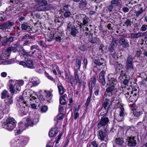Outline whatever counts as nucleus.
Returning <instances> with one entry per match:
<instances>
[{"instance_id":"obj_15","label":"nucleus","mask_w":147,"mask_h":147,"mask_svg":"<svg viewBox=\"0 0 147 147\" xmlns=\"http://www.w3.org/2000/svg\"><path fill=\"white\" fill-rule=\"evenodd\" d=\"M136 8L137 9L135 12L136 16L138 17L144 11L143 7H141V5L139 4L135 6Z\"/></svg>"},{"instance_id":"obj_60","label":"nucleus","mask_w":147,"mask_h":147,"mask_svg":"<svg viewBox=\"0 0 147 147\" xmlns=\"http://www.w3.org/2000/svg\"><path fill=\"white\" fill-rule=\"evenodd\" d=\"M43 70V67L42 65L39 67H37L36 69V71L39 73H41Z\"/></svg>"},{"instance_id":"obj_56","label":"nucleus","mask_w":147,"mask_h":147,"mask_svg":"<svg viewBox=\"0 0 147 147\" xmlns=\"http://www.w3.org/2000/svg\"><path fill=\"white\" fill-rule=\"evenodd\" d=\"M140 30L143 32L146 31L147 30V25L146 24L142 25L140 28Z\"/></svg>"},{"instance_id":"obj_8","label":"nucleus","mask_w":147,"mask_h":147,"mask_svg":"<svg viewBox=\"0 0 147 147\" xmlns=\"http://www.w3.org/2000/svg\"><path fill=\"white\" fill-rule=\"evenodd\" d=\"M109 121V118L105 116H103L97 124V127L100 129L102 127H104L107 125Z\"/></svg>"},{"instance_id":"obj_53","label":"nucleus","mask_w":147,"mask_h":147,"mask_svg":"<svg viewBox=\"0 0 147 147\" xmlns=\"http://www.w3.org/2000/svg\"><path fill=\"white\" fill-rule=\"evenodd\" d=\"M92 95H91L90 94V96H89L87 99L86 101L85 104V106L86 108L88 107L89 104L90 102Z\"/></svg>"},{"instance_id":"obj_6","label":"nucleus","mask_w":147,"mask_h":147,"mask_svg":"<svg viewBox=\"0 0 147 147\" xmlns=\"http://www.w3.org/2000/svg\"><path fill=\"white\" fill-rule=\"evenodd\" d=\"M126 69L128 73H134V69L133 67V59L132 57L130 55H128L125 63Z\"/></svg>"},{"instance_id":"obj_27","label":"nucleus","mask_w":147,"mask_h":147,"mask_svg":"<svg viewBox=\"0 0 147 147\" xmlns=\"http://www.w3.org/2000/svg\"><path fill=\"white\" fill-rule=\"evenodd\" d=\"M10 53H11L8 48L3 52V53L1 55V57H2L3 59L5 58V59L8 58V57L10 55Z\"/></svg>"},{"instance_id":"obj_28","label":"nucleus","mask_w":147,"mask_h":147,"mask_svg":"<svg viewBox=\"0 0 147 147\" xmlns=\"http://www.w3.org/2000/svg\"><path fill=\"white\" fill-rule=\"evenodd\" d=\"M45 92L46 94V100L48 102L50 101L52 97V95L51 92L47 90H45Z\"/></svg>"},{"instance_id":"obj_22","label":"nucleus","mask_w":147,"mask_h":147,"mask_svg":"<svg viewBox=\"0 0 147 147\" xmlns=\"http://www.w3.org/2000/svg\"><path fill=\"white\" fill-rule=\"evenodd\" d=\"M136 141L134 138L129 137L127 145L129 146H134L136 145Z\"/></svg>"},{"instance_id":"obj_25","label":"nucleus","mask_w":147,"mask_h":147,"mask_svg":"<svg viewBox=\"0 0 147 147\" xmlns=\"http://www.w3.org/2000/svg\"><path fill=\"white\" fill-rule=\"evenodd\" d=\"M121 74L119 76V77L118 79L120 82H122L123 80H124L127 78V76L126 75L124 71L121 70Z\"/></svg>"},{"instance_id":"obj_45","label":"nucleus","mask_w":147,"mask_h":147,"mask_svg":"<svg viewBox=\"0 0 147 147\" xmlns=\"http://www.w3.org/2000/svg\"><path fill=\"white\" fill-rule=\"evenodd\" d=\"M15 46H16V47L17 51H23L24 50L23 48L22 45L17 44L15 45Z\"/></svg>"},{"instance_id":"obj_5","label":"nucleus","mask_w":147,"mask_h":147,"mask_svg":"<svg viewBox=\"0 0 147 147\" xmlns=\"http://www.w3.org/2000/svg\"><path fill=\"white\" fill-rule=\"evenodd\" d=\"M118 107L119 108V114L118 115L115 117V119L118 121H121L124 119L125 116V110L123 107V104L118 101L117 102Z\"/></svg>"},{"instance_id":"obj_61","label":"nucleus","mask_w":147,"mask_h":147,"mask_svg":"<svg viewBox=\"0 0 147 147\" xmlns=\"http://www.w3.org/2000/svg\"><path fill=\"white\" fill-rule=\"evenodd\" d=\"M47 109V107L46 106H44L42 107L41 111L42 112L44 113L46 112Z\"/></svg>"},{"instance_id":"obj_39","label":"nucleus","mask_w":147,"mask_h":147,"mask_svg":"<svg viewBox=\"0 0 147 147\" xmlns=\"http://www.w3.org/2000/svg\"><path fill=\"white\" fill-rule=\"evenodd\" d=\"M87 4V2L86 0H81L80 3V7L82 8H84L86 6Z\"/></svg>"},{"instance_id":"obj_63","label":"nucleus","mask_w":147,"mask_h":147,"mask_svg":"<svg viewBox=\"0 0 147 147\" xmlns=\"http://www.w3.org/2000/svg\"><path fill=\"white\" fill-rule=\"evenodd\" d=\"M7 29V28L5 23H4L0 25V29L4 30Z\"/></svg>"},{"instance_id":"obj_57","label":"nucleus","mask_w":147,"mask_h":147,"mask_svg":"<svg viewBox=\"0 0 147 147\" xmlns=\"http://www.w3.org/2000/svg\"><path fill=\"white\" fill-rule=\"evenodd\" d=\"M13 63L12 61L11 60H10L7 61H4L2 63L4 65H7L11 64Z\"/></svg>"},{"instance_id":"obj_26","label":"nucleus","mask_w":147,"mask_h":147,"mask_svg":"<svg viewBox=\"0 0 147 147\" xmlns=\"http://www.w3.org/2000/svg\"><path fill=\"white\" fill-rule=\"evenodd\" d=\"M26 121L28 124L30 126H32L34 123L38 122V119L36 118L35 120H33L31 118V117H29L27 119Z\"/></svg>"},{"instance_id":"obj_12","label":"nucleus","mask_w":147,"mask_h":147,"mask_svg":"<svg viewBox=\"0 0 147 147\" xmlns=\"http://www.w3.org/2000/svg\"><path fill=\"white\" fill-rule=\"evenodd\" d=\"M13 97L11 96H8L6 98L5 101V104L4 105H1L3 107H7L8 106L9 107V105H11L13 102Z\"/></svg>"},{"instance_id":"obj_38","label":"nucleus","mask_w":147,"mask_h":147,"mask_svg":"<svg viewBox=\"0 0 147 147\" xmlns=\"http://www.w3.org/2000/svg\"><path fill=\"white\" fill-rule=\"evenodd\" d=\"M74 75L76 83H80V79H79V76L78 74V71H74Z\"/></svg>"},{"instance_id":"obj_48","label":"nucleus","mask_w":147,"mask_h":147,"mask_svg":"<svg viewBox=\"0 0 147 147\" xmlns=\"http://www.w3.org/2000/svg\"><path fill=\"white\" fill-rule=\"evenodd\" d=\"M40 83V81L39 80H38L36 81H34L32 82H30L29 84H32L33 86H37Z\"/></svg>"},{"instance_id":"obj_50","label":"nucleus","mask_w":147,"mask_h":147,"mask_svg":"<svg viewBox=\"0 0 147 147\" xmlns=\"http://www.w3.org/2000/svg\"><path fill=\"white\" fill-rule=\"evenodd\" d=\"M33 37L30 36L29 34H27L24 35L22 38V40L27 39H31Z\"/></svg>"},{"instance_id":"obj_58","label":"nucleus","mask_w":147,"mask_h":147,"mask_svg":"<svg viewBox=\"0 0 147 147\" xmlns=\"http://www.w3.org/2000/svg\"><path fill=\"white\" fill-rule=\"evenodd\" d=\"M124 23L127 26H130L131 25V21L128 19L125 21Z\"/></svg>"},{"instance_id":"obj_4","label":"nucleus","mask_w":147,"mask_h":147,"mask_svg":"<svg viewBox=\"0 0 147 147\" xmlns=\"http://www.w3.org/2000/svg\"><path fill=\"white\" fill-rule=\"evenodd\" d=\"M27 139L24 136H20L16 140L12 142L11 147H23L26 144Z\"/></svg>"},{"instance_id":"obj_11","label":"nucleus","mask_w":147,"mask_h":147,"mask_svg":"<svg viewBox=\"0 0 147 147\" xmlns=\"http://www.w3.org/2000/svg\"><path fill=\"white\" fill-rule=\"evenodd\" d=\"M9 112L8 106H4V107L1 105L0 106V119L3 118L4 114H7Z\"/></svg>"},{"instance_id":"obj_20","label":"nucleus","mask_w":147,"mask_h":147,"mask_svg":"<svg viewBox=\"0 0 147 147\" xmlns=\"http://www.w3.org/2000/svg\"><path fill=\"white\" fill-rule=\"evenodd\" d=\"M115 39H113L111 44L109 45L108 48V51L111 52H113L115 50V43L116 42Z\"/></svg>"},{"instance_id":"obj_24","label":"nucleus","mask_w":147,"mask_h":147,"mask_svg":"<svg viewBox=\"0 0 147 147\" xmlns=\"http://www.w3.org/2000/svg\"><path fill=\"white\" fill-rule=\"evenodd\" d=\"M109 100L106 98L103 104V107L105 110V111L107 113L108 112L109 109V107L108 106L109 104Z\"/></svg>"},{"instance_id":"obj_37","label":"nucleus","mask_w":147,"mask_h":147,"mask_svg":"<svg viewBox=\"0 0 147 147\" xmlns=\"http://www.w3.org/2000/svg\"><path fill=\"white\" fill-rule=\"evenodd\" d=\"M70 31L71 34L73 36H75L76 34L78 32V30L75 27L71 29Z\"/></svg>"},{"instance_id":"obj_3","label":"nucleus","mask_w":147,"mask_h":147,"mask_svg":"<svg viewBox=\"0 0 147 147\" xmlns=\"http://www.w3.org/2000/svg\"><path fill=\"white\" fill-rule=\"evenodd\" d=\"M16 122L13 117H9L4 122L2 126L3 127L8 130L12 131L15 127Z\"/></svg>"},{"instance_id":"obj_55","label":"nucleus","mask_w":147,"mask_h":147,"mask_svg":"<svg viewBox=\"0 0 147 147\" xmlns=\"http://www.w3.org/2000/svg\"><path fill=\"white\" fill-rule=\"evenodd\" d=\"M24 105L26 106V107H25L24 106H22V110L23 111V112H27L28 111V107H27V104H26V103H24Z\"/></svg>"},{"instance_id":"obj_30","label":"nucleus","mask_w":147,"mask_h":147,"mask_svg":"<svg viewBox=\"0 0 147 147\" xmlns=\"http://www.w3.org/2000/svg\"><path fill=\"white\" fill-rule=\"evenodd\" d=\"M115 144L114 145H118V146H122V144L123 142V140L122 138H117L115 141Z\"/></svg>"},{"instance_id":"obj_35","label":"nucleus","mask_w":147,"mask_h":147,"mask_svg":"<svg viewBox=\"0 0 147 147\" xmlns=\"http://www.w3.org/2000/svg\"><path fill=\"white\" fill-rule=\"evenodd\" d=\"M8 94V92L6 90H4L1 93V98L2 99L6 98L7 97L9 96Z\"/></svg>"},{"instance_id":"obj_7","label":"nucleus","mask_w":147,"mask_h":147,"mask_svg":"<svg viewBox=\"0 0 147 147\" xmlns=\"http://www.w3.org/2000/svg\"><path fill=\"white\" fill-rule=\"evenodd\" d=\"M40 3V5L37 7V9L38 11H46L49 9L47 1L45 0H35Z\"/></svg>"},{"instance_id":"obj_36","label":"nucleus","mask_w":147,"mask_h":147,"mask_svg":"<svg viewBox=\"0 0 147 147\" xmlns=\"http://www.w3.org/2000/svg\"><path fill=\"white\" fill-rule=\"evenodd\" d=\"M119 0H111V4L114 6L115 7L116 6H118L120 4V3L119 1Z\"/></svg>"},{"instance_id":"obj_59","label":"nucleus","mask_w":147,"mask_h":147,"mask_svg":"<svg viewBox=\"0 0 147 147\" xmlns=\"http://www.w3.org/2000/svg\"><path fill=\"white\" fill-rule=\"evenodd\" d=\"M34 49H36L37 50H40V48L39 47L36 45H32L30 47V49L31 50H33Z\"/></svg>"},{"instance_id":"obj_1","label":"nucleus","mask_w":147,"mask_h":147,"mask_svg":"<svg viewBox=\"0 0 147 147\" xmlns=\"http://www.w3.org/2000/svg\"><path fill=\"white\" fill-rule=\"evenodd\" d=\"M117 83L116 79L113 78L110 79L109 78L107 82V85H109V87L107 88L106 90V92L107 93L110 92L111 95L117 92V89L115 86Z\"/></svg>"},{"instance_id":"obj_47","label":"nucleus","mask_w":147,"mask_h":147,"mask_svg":"<svg viewBox=\"0 0 147 147\" xmlns=\"http://www.w3.org/2000/svg\"><path fill=\"white\" fill-rule=\"evenodd\" d=\"M5 24L7 28H10L11 26H13L14 24L13 22L11 21H9Z\"/></svg>"},{"instance_id":"obj_23","label":"nucleus","mask_w":147,"mask_h":147,"mask_svg":"<svg viewBox=\"0 0 147 147\" xmlns=\"http://www.w3.org/2000/svg\"><path fill=\"white\" fill-rule=\"evenodd\" d=\"M113 64L114 65L115 70L117 72H119L120 70L123 68V66L122 65L118 62H116Z\"/></svg>"},{"instance_id":"obj_18","label":"nucleus","mask_w":147,"mask_h":147,"mask_svg":"<svg viewBox=\"0 0 147 147\" xmlns=\"http://www.w3.org/2000/svg\"><path fill=\"white\" fill-rule=\"evenodd\" d=\"M119 43L120 45L122 46L124 48H127L129 46L128 40L123 38L120 39L119 40Z\"/></svg>"},{"instance_id":"obj_10","label":"nucleus","mask_w":147,"mask_h":147,"mask_svg":"<svg viewBox=\"0 0 147 147\" xmlns=\"http://www.w3.org/2000/svg\"><path fill=\"white\" fill-rule=\"evenodd\" d=\"M96 77L95 76H93L89 82V91L90 95L92 94V87L94 86L96 83Z\"/></svg>"},{"instance_id":"obj_2","label":"nucleus","mask_w":147,"mask_h":147,"mask_svg":"<svg viewBox=\"0 0 147 147\" xmlns=\"http://www.w3.org/2000/svg\"><path fill=\"white\" fill-rule=\"evenodd\" d=\"M11 84L9 86V88L11 92L13 94L17 93L19 92L21 89L20 86L23 85L24 81H20L11 80Z\"/></svg>"},{"instance_id":"obj_43","label":"nucleus","mask_w":147,"mask_h":147,"mask_svg":"<svg viewBox=\"0 0 147 147\" xmlns=\"http://www.w3.org/2000/svg\"><path fill=\"white\" fill-rule=\"evenodd\" d=\"M57 36L55 37L56 41L58 42H60L61 40L63 38L61 34L60 33H59L58 34H57Z\"/></svg>"},{"instance_id":"obj_32","label":"nucleus","mask_w":147,"mask_h":147,"mask_svg":"<svg viewBox=\"0 0 147 147\" xmlns=\"http://www.w3.org/2000/svg\"><path fill=\"white\" fill-rule=\"evenodd\" d=\"M58 132L57 129L54 128L52 129L49 133V136L50 137H53L56 136Z\"/></svg>"},{"instance_id":"obj_21","label":"nucleus","mask_w":147,"mask_h":147,"mask_svg":"<svg viewBox=\"0 0 147 147\" xmlns=\"http://www.w3.org/2000/svg\"><path fill=\"white\" fill-rule=\"evenodd\" d=\"M57 86L58 89L59 94L61 95L63 94L65 92V89L63 87L62 84L60 82H58Z\"/></svg>"},{"instance_id":"obj_64","label":"nucleus","mask_w":147,"mask_h":147,"mask_svg":"<svg viewBox=\"0 0 147 147\" xmlns=\"http://www.w3.org/2000/svg\"><path fill=\"white\" fill-rule=\"evenodd\" d=\"M45 75L46 77L49 79L50 80H51L55 82L53 78L51 76H50L47 73H46Z\"/></svg>"},{"instance_id":"obj_62","label":"nucleus","mask_w":147,"mask_h":147,"mask_svg":"<svg viewBox=\"0 0 147 147\" xmlns=\"http://www.w3.org/2000/svg\"><path fill=\"white\" fill-rule=\"evenodd\" d=\"M63 117L64 115L62 113L59 114L57 116V118L58 120H61L63 119Z\"/></svg>"},{"instance_id":"obj_51","label":"nucleus","mask_w":147,"mask_h":147,"mask_svg":"<svg viewBox=\"0 0 147 147\" xmlns=\"http://www.w3.org/2000/svg\"><path fill=\"white\" fill-rule=\"evenodd\" d=\"M70 11L71 10L70 9L69 11L65 12L63 15L64 16L65 18L69 17L71 15Z\"/></svg>"},{"instance_id":"obj_31","label":"nucleus","mask_w":147,"mask_h":147,"mask_svg":"<svg viewBox=\"0 0 147 147\" xmlns=\"http://www.w3.org/2000/svg\"><path fill=\"white\" fill-rule=\"evenodd\" d=\"M124 94L128 102H132L136 100L135 99L134 100L133 98L131 97V95L129 94V92L127 91Z\"/></svg>"},{"instance_id":"obj_52","label":"nucleus","mask_w":147,"mask_h":147,"mask_svg":"<svg viewBox=\"0 0 147 147\" xmlns=\"http://www.w3.org/2000/svg\"><path fill=\"white\" fill-rule=\"evenodd\" d=\"M94 90L95 91L94 92L95 95L96 96H98L99 94L100 88L98 86H96L95 87Z\"/></svg>"},{"instance_id":"obj_34","label":"nucleus","mask_w":147,"mask_h":147,"mask_svg":"<svg viewBox=\"0 0 147 147\" xmlns=\"http://www.w3.org/2000/svg\"><path fill=\"white\" fill-rule=\"evenodd\" d=\"M18 127L20 129L21 131H23L26 128V125L25 123L20 122L19 123Z\"/></svg>"},{"instance_id":"obj_16","label":"nucleus","mask_w":147,"mask_h":147,"mask_svg":"<svg viewBox=\"0 0 147 147\" xmlns=\"http://www.w3.org/2000/svg\"><path fill=\"white\" fill-rule=\"evenodd\" d=\"M105 61L104 59L101 58L100 59H95L94 61V63L96 66H102V68H105L106 67V65L105 63H104Z\"/></svg>"},{"instance_id":"obj_44","label":"nucleus","mask_w":147,"mask_h":147,"mask_svg":"<svg viewBox=\"0 0 147 147\" xmlns=\"http://www.w3.org/2000/svg\"><path fill=\"white\" fill-rule=\"evenodd\" d=\"M69 6L67 5H65L63 6V7L61 8V11L63 12H64L66 11L70 10V9H69Z\"/></svg>"},{"instance_id":"obj_49","label":"nucleus","mask_w":147,"mask_h":147,"mask_svg":"<svg viewBox=\"0 0 147 147\" xmlns=\"http://www.w3.org/2000/svg\"><path fill=\"white\" fill-rule=\"evenodd\" d=\"M14 47H10L8 48V50L10 51V53L11 51H13L14 52H16V51H18L15 45H14Z\"/></svg>"},{"instance_id":"obj_29","label":"nucleus","mask_w":147,"mask_h":147,"mask_svg":"<svg viewBox=\"0 0 147 147\" xmlns=\"http://www.w3.org/2000/svg\"><path fill=\"white\" fill-rule=\"evenodd\" d=\"M134 111H134L133 112L134 116L136 115V117H138L142 113V109L141 108L140 109L137 108L135 109Z\"/></svg>"},{"instance_id":"obj_13","label":"nucleus","mask_w":147,"mask_h":147,"mask_svg":"<svg viewBox=\"0 0 147 147\" xmlns=\"http://www.w3.org/2000/svg\"><path fill=\"white\" fill-rule=\"evenodd\" d=\"M105 72L103 70L99 74L98 81L103 86L106 84L105 79Z\"/></svg>"},{"instance_id":"obj_17","label":"nucleus","mask_w":147,"mask_h":147,"mask_svg":"<svg viewBox=\"0 0 147 147\" xmlns=\"http://www.w3.org/2000/svg\"><path fill=\"white\" fill-rule=\"evenodd\" d=\"M98 137L101 140L103 141L107 135V131L105 129H101L98 132Z\"/></svg>"},{"instance_id":"obj_19","label":"nucleus","mask_w":147,"mask_h":147,"mask_svg":"<svg viewBox=\"0 0 147 147\" xmlns=\"http://www.w3.org/2000/svg\"><path fill=\"white\" fill-rule=\"evenodd\" d=\"M81 64V60L80 58H77L76 60V65L74 67V71H78L80 69Z\"/></svg>"},{"instance_id":"obj_40","label":"nucleus","mask_w":147,"mask_h":147,"mask_svg":"<svg viewBox=\"0 0 147 147\" xmlns=\"http://www.w3.org/2000/svg\"><path fill=\"white\" fill-rule=\"evenodd\" d=\"M29 24L27 22H24L21 25V28L23 30H26L30 28Z\"/></svg>"},{"instance_id":"obj_54","label":"nucleus","mask_w":147,"mask_h":147,"mask_svg":"<svg viewBox=\"0 0 147 147\" xmlns=\"http://www.w3.org/2000/svg\"><path fill=\"white\" fill-rule=\"evenodd\" d=\"M60 103L61 104L63 105L66 104V101L63 96H61L60 99Z\"/></svg>"},{"instance_id":"obj_9","label":"nucleus","mask_w":147,"mask_h":147,"mask_svg":"<svg viewBox=\"0 0 147 147\" xmlns=\"http://www.w3.org/2000/svg\"><path fill=\"white\" fill-rule=\"evenodd\" d=\"M78 17L79 21H82L83 25L85 26H88L90 19L87 16L84 14H81L78 15Z\"/></svg>"},{"instance_id":"obj_14","label":"nucleus","mask_w":147,"mask_h":147,"mask_svg":"<svg viewBox=\"0 0 147 147\" xmlns=\"http://www.w3.org/2000/svg\"><path fill=\"white\" fill-rule=\"evenodd\" d=\"M131 35L130 37L128 36L127 35H123V36L125 38H138L140 37L143 36V34L142 32H138L136 33H131L130 34Z\"/></svg>"},{"instance_id":"obj_41","label":"nucleus","mask_w":147,"mask_h":147,"mask_svg":"<svg viewBox=\"0 0 147 147\" xmlns=\"http://www.w3.org/2000/svg\"><path fill=\"white\" fill-rule=\"evenodd\" d=\"M89 41L92 43H97L98 42L99 39L98 38H96L94 37L92 38H90L89 39Z\"/></svg>"},{"instance_id":"obj_42","label":"nucleus","mask_w":147,"mask_h":147,"mask_svg":"<svg viewBox=\"0 0 147 147\" xmlns=\"http://www.w3.org/2000/svg\"><path fill=\"white\" fill-rule=\"evenodd\" d=\"M47 36L48 37L47 41H50L52 40L54 37L53 33L52 32H50L48 34Z\"/></svg>"},{"instance_id":"obj_33","label":"nucleus","mask_w":147,"mask_h":147,"mask_svg":"<svg viewBox=\"0 0 147 147\" xmlns=\"http://www.w3.org/2000/svg\"><path fill=\"white\" fill-rule=\"evenodd\" d=\"M26 67L30 68H34L33 61L32 60L29 59L26 62Z\"/></svg>"},{"instance_id":"obj_46","label":"nucleus","mask_w":147,"mask_h":147,"mask_svg":"<svg viewBox=\"0 0 147 147\" xmlns=\"http://www.w3.org/2000/svg\"><path fill=\"white\" fill-rule=\"evenodd\" d=\"M74 27L72 25V23L70 22H69L68 23V24L67 28V30L70 31V30Z\"/></svg>"}]
</instances>
